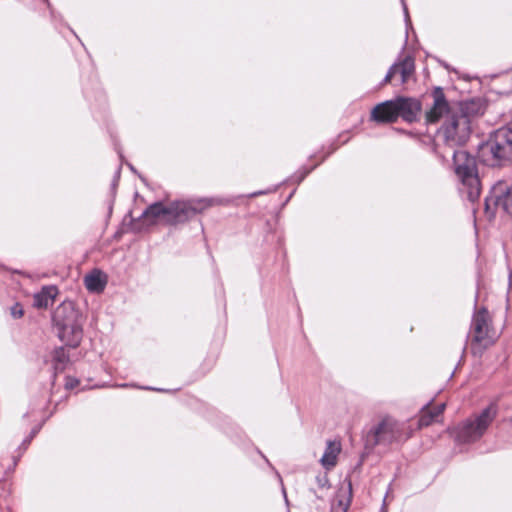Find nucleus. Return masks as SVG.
I'll use <instances>...</instances> for the list:
<instances>
[{
    "mask_svg": "<svg viewBox=\"0 0 512 512\" xmlns=\"http://www.w3.org/2000/svg\"><path fill=\"white\" fill-rule=\"evenodd\" d=\"M209 205L210 203H205L204 199L198 200L196 202L174 200L171 201L168 205L164 204L163 201H155L148 205L137 218H134L132 216V212L129 211L126 214L123 223L125 222L126 218L129 217L130 220L128 226L133 232L140 231V228L136 227V223L143 219L149 221L150 224H155L156 220H160L166 225L176 226L194 218Z\"/></svg>",
    "mask_w": 512,
    "mask_h": 512,
    "instance_id": "obj_1",
    "label": "nucleus"
},
{
    "mask_svg": "<svg viewBox=\"0 0 512 512\" xmlns=\"http://www.w3.org/2000/svg\"><path fill=\"white\" fill-rule=\"evenodd\" d=\"M59 340L69 348H77L83 338L86 315L74 301H62L51 314Z\"/></svg>",
    "mask_w": 512,
    "mask_h": 512,
    "instance_id": "obj_2",
    "label": "nucleus"
},
{
    "mask_svg": "<svg viewBox=\"0 0 512 512\" xmlns=\"http://www.w3.org/2000/svg\"><path fill=\"white\" fill-rule=\"evenodd\" d=\"M480 163L491 168H503L512 164V128L502 126L489 134L487 140L477 145Z\"/></svg>",
    "mask_w": 512,
    "mask_h": 512,
    "instance_id": "obj_3",
    "label": "nucleus"
},
{
    "mask_svg": "<svg viewBox=\"0 0 512 512\" xmlns=\"http://www.w3.org/2000/svg\"><path fill=\"white\" fill-rule=\"evenodd\" d=\"M498 407L490 403L474 418H467L450 429V434L457 444H471L479 441L496 419Z\"/></svg>",
    "mask_w": 512,
    "mask_h": 512,
    "instance_id": "obj_4",
    "label": "nucleus"
},
{
    "mask_svg": "<svg viewBox=\"0 0 512 512\" xmlns=\"http://www.w3.org/2000/svg\"><path fill=\"white\" fill-rule=\"evenodd\" d=\"M477 156L466 150H454L452 164L454 172L466 190L467 199L475 202L481 194V181L477 168Z\"/></svg>",
    "mask_w": 512,
    "mask_h": 512,
    "instance_id": "obj_5",
    "label": "nucleus"
},
{
    "mask_svg": "<svg viewBox=\"0 0 512 512\" xmlns=\"http://www.w3.org/2000/svg\"><path fill=\"white\" fill-rule=\"evenodd\" d=\"M472 133L471 120L462 119L457 113H451L444 122L436 127L434 134L441 135L448 147L464 146Z\"/></svg>",
    "mask_w": 512,
    "mask_h": 512,
    "instance_id": "obj_6",
    "label": "nucleus"
},
{
    "mask_svg": "<svg viewBox=\"0 0 512 512\" xmlns=\"http://www.w3.org/2000/svg\"><path fill=\"white\" fill-rule=\"evenodd\" d=\"M399 434L397 423L384 418L367 432L365 449L372 450L377 445H390L398 439Z\"/></svg>",
    "mask_w": 512,
    "mask_h": 512,
    "instance_id": "obj_7",
    "label": "nucleus"
},
{
    "mask_svg": "<svg viewBox=\"0 0 512 512\" xmlns=\"http://www.w3.org/2000/svg\"><path fill=\"white\" fill-rule=\"evenodd\" d=\"M501 205L505 212L512 215V185L507 187L504 182L494 184L484 199L486 213H495V208Z\"/></svg>",
    "mask_w": 512,
    "mask_h": 512,
    "instance_id": "obj_8",
    "label": "nucleus"
},
{
    "mask_svg": "<svg viewBox=\"0 0 512 512\" xmlns=\"http://www.w3.org/2000/svg\"><path fill=\"white\" fill-rule=\"evenodd\" d=\"M432 97L433 105L425 114V123L428 126L427 130L429 129V126L438 124L444 115H447L448 117L453 113L442 87H434Z\"/></svg>",
    "mask_w": 512,
    "mask_h": 512,
    "instance_id": "obj_9",
    "label": "nucleus"
},
{
    "mask_svg": "<svg viewBox=\"0 0 512 512\" xmlns=\"http://www.w3.org/2000/svg\"><path fill=\"white\" fill-rule=\"evenodd\" d=\"M394 102L398 118L401 117L407 123L418 120V115L422 109V103L419 99L409 96H396Z\"/></svg>",
    "mask_w": 512,
    "mask_h": 512,
    "instance_id": "obj_10",
    "label": "nucleus"
},
{
    "mask_svg": "<svg viewBox=\"0 0 512 512\" xmlns=\"http://www.w3.org/2000/svg\"><path fill=\"white\" fill-rule=\"evenodd\" d=\"M353 499L352 481L347 476L338 488L335 500L331 503L330 512H347Z\"/></svg>",
    "mask_w": 512,
    "mask_h": 512,
    "instance_id": "obj_11",
    "label": "nucleus"
},
{
    "mask_svg": "<svg viewBox=\"0 0 512 512\" xmlns=\"http://www.w3.org/2000/svg\"><path fill=\"white\" fill-rule=\"evenodd\" d=\"M370 118L372 121L379 124L396 122L398 120V115L394 98L375 105L371 110Z\"/></svg>",
    "mask_w": 512,
    "mask_h": 512,
    "instance_id": "obj_12",
    "label": "nucleus"
},
{
    "mask_svg": "<svg viewBox=\"0 0 512 512\" xmlns=\"http://www.w3.org/2000/svg\"><path fill=\"white\" fill-rule=\"evenodd\" d=\"M459 113L464 120H471L472 117L483 115L486 110V102L480 97H473L462 100L458 103Z\"/></svg>",
    "mask_w": 512,
    "mask_h": 512,
    "instance_id": "obj_13",
    "label": "nucleus"
},
{
    "mask_svg": "<svg viewBox=\"0 0 512 512\" xmlns=\"http://www.w3.org/2000/svg\"><path fill=\"white\" fill-rule=\"evenodd\" d=\"M59 294L57 285H42L39 291L34 292V308L47 309L53 306Z\"/></svg>",
    "mask_w": 512,
    "mask_h": 512,
    "instance_id": "obj_14",
    "label": "nucleus"
},
{
    "mask_svg": "<svg viewBox=\"0 0 512 512\" xmlns=\"http://www.w3.org/2000/svg\"><path fill=\"white\" fill-rule=\"evenodd\" d=\"M488 309L482 306L475 311L472 317L471 328L474 331L472 341L475 343L482 342L487 337Z\"/></svg>",
    "mask_w": 512,
    "mask_h": 512,
    "instance_id": "obj_15",
    "label": "nucleus"
},
{
    "mask_svg": "<svg viewBox=\"0 0 512 512\" xmlns=\"http://www.w3.org/2000/svg\"><path fill=\"white\" fill-rule=\"evenodd\" d=\"M431 402H432V400L429 401L428 403H426L421 408V414L418 419V427L419 428L430 426L432 423H434L437 420V418L444 412V410L446 408L445 403L438 404L435 407L431 408L430 407Z\"/></svg>",
    "mask_w": 512,
    "mask_h": 512,
    "instance_id": "obj_16",
    "label": "nucleus"
},
{
    "mask_svg": "<svg viewBox=\"0 0 512 512\" xmlns=\"http://www.w3.org/2000/svg\"><path fill=\"white\" fill-rule=\"evenodd\" d=\"M86 289L92 293H101L107 285V275L100 269H93L84 278Z\"/></svg>",
    "mask_w": 512,
    "mask_h": 512,
    "instance_id": "obj_17",
    "label": "nucleus"
},
{
    "mask_svg": "<svg viewBox=\"0 0 512 512\" xmlns=\"http://www.w3.org/2000/svg\"><path fill=\"white\" fill-rule=\"evenodd\" d=\"M338 145L335 143H332L330 146L329 151L321 158V160L312 165V166H302L299 170H297L292 176H290L289 179H287V182L290 183H296L300 184L314 169L318 167L320 163L325 161L326 158H328L332 153H334L338 149Z\"/></svg>",
    "mask_w": 512,
    "mask_h": 512,
    "instance_id": "obj_18",
    "label": "nucleus"
},
{
    "mask_svg": "<svg viewBox=\"0 0 512 512\" xmlns=\"http://www.w3.org/2000/svg\"><path fill=\"white\" fill-rule=\"evenodd\" d=\"M83 95L88 101L94 99L100 105L106 102L105 93L96 77L92 80L90 86L86 84L83 85Z\"/></svg>",
    "mask_w": 512,
    "mask_h": 512,
    "instance_id": "obj_19",
    "label": "nucleus"
},
{
    "mask_svg": "<svg viewBox=\"0 0 512 512\" xmlns=\"http://www.w3.org/2000/svg\"><path fill=\"white\" fill-rule=\"evenodd\" d=\"M70 364L69 354L63 346L55 348L52 352V367L54 369V377L57 373L63 372Z\"/></svg>",
    "mask_w": 512,
    "mask_h": 512,
    "instance_id": "obj_20",
    "label": "nucleus"
},
{
    "mask_svg": "<svg viewBox=\"0 0 512 512\" xmlns=\"http://www.w3.org/2000/svg\"><path fill=\"white\" fill-rule=\"evenodd\" d=\"M394 63L399 64L398 73L401 77L400 84H405L415 72L414 57L406 55L403 59L397 60Z\"/></svg>",
    "mask_w": 512,
    "mask_h": 512,
    "instance_id": "obj_21",
    "label": "nucleus"
},
{
    "mask_svg": "<svg viewBox=\"0 0 512 512\" xmlns=\"http://www.w3.org/2000/svg\"><path fill=\"white\" fill-rule=\"evenodd\" d=\"M120 176H121V165H119V167L116 169V171L113 175V179L110 184V197L106 202L107 203V216H106L107 221L111 218L112 213H113V207H114V203H115L117 187H118L119 181H120Z\"/></svg>",
    "mask_w": 512,
    "mask_h": 512,
    "instance_id": "obj_22",
    "label": "nucleus"
},
{
    "mask_svg": "<svg viewBox=\"0 0 512 512\" xmlns=\"http://www.w3.org/2000/svg\"><path fill=\"white\" fill-rule=\"evenodd\" d=\"M331 446L332 442L329 441L327 449L325 450L323 456L320 459L321 464L326 468L335 466L337 453L340 451L339 448H337L335 452L333 450H330Z\"/></svg>",
    "mask_w": 512,
    "mask_h": 512,
    "instance_id": "obj_23",
    "label": "nucleus"
},
{
    "mask_svg": "<svg viewBox=\"0 0 512 512\" xmlns=\"http://www.w3.org/2000/svg\"><path fill=\"white\" fill-rule=\"evenodd\" d=\"M398 70H399V64H395V63H393V64L389 67V69H388V71H387V73H386L385 77H384V78H383V80L379 83L378 87H379V88H381L382 86H384V85H386V84L390 83V82H391V80H392V78H393V77L398 73Z\"/></svg>",
    "mask_w": 512,
    "mask_h": 512,
    "instance_id": "obj_24",
    "label": "nucleus"
},
{
    "mask_svg": "<svg viewBox=\"0 0 512 512\" xmlns=\"http://www.w3.org/2000/svg\"><path fill=\"white\" fill-rule=\"evenodd\" d=\"M401 4H402V8H403L404 20H405V26H406L405 41H404V45L402 48V49H404L407 44V41H408V29L412 28V22H411V19L409 16L408 7H407L405 0H401Z\"/></svg>",
    "mask_w": 512,
    "mask_h": 512,
    "instance_id": "obj_25",
    "label": "nucleus"
},
{
    "mask_svg": "<svg viewBox=\"0 0 512 512\" xmlns=\"http://www.w3.org/2000/svg\"><path fill=\"white\" fill-rule=\"evenodd\" d=\"M80 384V380L71 375H65L64 377V387L66 390H72L76 388Z\"/></svg>",
    "mask_w": 512,
    "mask_h": 512,
    "instance_id": "obj_26",
    "label": "nucleus"
},
{
    "mask_svg": "<svg viewBox=\"0 0 512 512\" xmlns=\"http://www.w3.org/2000/svg\"><path fill=\"white\" fill-rule=\"evenodd\" d=\"M10 313L13 318H21L24 315V309L23 306L20 303H15L10 308Z\"/></svg>",
    "mask_w": 512,
    "mask_h": 512,
    "instance_id": "obj_27",
    "label": "nucleus"
},
{
    "mask_svg": "<svg viewBox=\"0 0 512 512\" xmlns=\"http://www.w3.org/2000/svg\"><path fill=\"white\" fill-rule=\"evenodd\" d=\"M53 413H54L53 410L49 411L48 413L45 412V411L43 412L41 423L38 424V425H34V430H33L34 437L40 431V429L42 428L43 424L53 415Z\"/></svg>",
    "mask_w": 512,
    "mask_h": 512,
    "instance_id": "obj_28",
    "label": "nucleus"
},
{
    "mask_svg": "<svg viewBox=\"0 0 512 512\" xmlns=\"http://www.w3.org/2000/svg\"><path fill=\"white\" fill-rule=\"evenodd\" d=\"M316 482L319 485V487H321V488H326V487L328 488V487H330L329 479H328V476L326 474L318 475L316 477Z\"/></svg>",
    "mask_w": 512,
    "mask_h": 512,
    "instance_id": "obj_29",
    "label": "nucleus"
},
{
    "mask_svg": "<svg viewBox=\"0 0 512 512\" xmlns=\"http://www.w3.org/2000/svg\"><path fill=\"white\" fill-rule=\"evenodd\" d=\"M142 388L145 390H151V391H157V392H167V393H172V392H176L179 390V388L170 390V389L156 388V387H152V386H145Z\"/></svg>",
    "mask_w": 512,
    "mask_h": 512,
    "instance_id": "obj_30",
    "label": "nucleus"
},
{
    "mask_svg": "<svg viewBox=\"0 0 512 512\" xmlns=\"http://www.w3.org/2000/svg\"><path fill=\"white\" fill-rule=\"evenodd\" d=\"M125 164L127 165V167L130 169V171L132 173H134L135 175H137L141 179V181L143 183H146V179L138 172V170L130 162L126 161Z\"/></svg>",
    "mask_w": 512,
    "mask_h": 512,
    "instance_id": "obj_31",
    "label": "nucleus"
},
{
    "mask_svg": "<svg viewBox=\"0 0 512 512\" xmlns=\"http://www.w3.org/2000/svg\"><path fill=\"white\" fill-rule=\"evenodd\" d=\"M433 59H435L443 68H445L448 71H456L454 68H452L447 62L441 60L440 58L436 56H432Z\"/></svg>",
    "mask_w": 512,
    "mask_h": 512,
    "instance_id": "obj_32",
    "label": "nucleus"
},
{
    "mask_svg": "<svg viewBox=\"0 0 512 512\" xmlns=\"http://www.w3.org/2000/svg\"><path fill=\"white\" fill-rule=\"evenodd\" d=\"M395 131L401 133V134H405L409 137H414L415 136V133L413 131H407L405 129H402V128H393Z\"/></svg>",
    "mask_w": 512,
    "mask_h": 512,
    "instance_id": "obj_33",
    "label": "nucleus"
},
{
    "mask_svg": "<svg viewBox=\"0 0 512 512\" xmlns=\"http://www.w3.org/2000/svg\"><path fill=\"white\" fill-rule=\"evenodd\" d=\"M124 234V230L119 228L114 234H113V239L116 240V241H119L122 236Z\"/></svg>",
    "mask_w": 512,
    "mask_h": 512,
    "instance_id": "obj_34",
    "label": "nucleus"
},
{
    "mask_svg": "<svg viewBox=\"0 0 512 512\" xmlns=\"http://www.w3.org/2000/svg\"><path fill=\"white\" fill-rule=\"evenodd\" d=\"M270 191L271 190H260V191H256V192L251 193L249 196L250 197H256V196H259V195H262V194H266V193H268Z\"/></svg>",
    "mask_w": 512,
    "mask_h": 512,
    "instance_id": "obj_35",
    "label": "nucleus"
},
{
    "mask_svg": "<svg viewBox=\"0 0 512 512\" xmlns=\"http://www.w3.org/2000/svg\"><path fill=\"white\" fill-rule=\"evenodd\" d=\"M512 287V269L508 266V288Z\"/></svg>",
    "mask_w": 512,
    "mask_h": 512,
    "instance_id": "obj_36",
    "label": "nucleus"
},
{
    "mask_svg": "<svg viewBox=\"0 0 512 512\" xmlns=\"http://www.w3.org/2000/svg\"><path fill=\"white\" fill-rule=\"evenodd\" d=\"M115 150L117 151V153H118L119 158L121 159V161H123V160H124V155H123L122 150H121V148L119 147V145H118V144H115Z\"/></svg>",
    "mask_w": 512,
    "mask_h": 512,
    "instance_id": "obj_37",
    "label": "nucleus"
},
{
    "mask_svg": "<svg viewBox=\"0 0 512 512\" xmlns=\"http://www.w3.org/2000/svg\"><path fill=\"white\" fill-rule=\"evenodd\" d=\"M378 512H388V507H387L385 499L383 500V503Z\"/></svg>",
    "mask_w": 512,
    "mask_h": 512,
    "instance_id": "obj_38",
    "label": "nucleus"
},
{
    "mask_svg": "<svg viewBox=\"0 0 512 512\" xmlns=\"http://www.w3.org/2000/svg\"><path fill=\"white\" fill-rule=\"evenodd\" d=\"M296 189H294L289 195L288 197L286 198V200L284 201L283 205H286L290 200L291 198L293 197L294 193H295Z\"/></svg>",
    "mask_w": 512,
    "mask_h": 512,
    "instance_id": "obj_39",
    "label": "nucleus"
},
{
    "mask_svg": "<svg viewBox=\"0 0 512 512\" xmlns=\"http://www.w3.org/2000/svg\"><path fill=\"white\" fill-rule=\"evenodd\" d=\"M282 493H283V496H284L286 504L289 505V501H288V498H287L286 490H285L284 487H282Z\"/></svg>",
    "mask_w": 512,
    "mask_h": 512,
    "instance_id": "obj_40",
    "label": "nucleus"
},
{
    "mask_svg": "<svg viewBox=\"0 0 512 512\" xmlns=\"http://www.w3.org/2000/svg\"><path fill=\"white\" fill-rule=\"evenodd\" d=\"M478 297H479V292L477 291L476 295H475V300H474V309L475 310L477 309Z\"/></svg>",
    "mask_w": 512,
    "mask_h": 512,
    "instance_id": "obj_41",
    "label": "nucleus"
},
{
    "mask_svg": "<svg viewBox=\"0 0 512 512\" xmlns=\"http://www.w3.org/2000/svg\"><path fill=\"white\" fill-rule=\"evenodd\" d=\"M259 454L263 457V459L268 463L269 466H272L271 463L269 462L268 458H266L265 455H263L260 451H259Z\"/></svg>",
    "mask_w": 512,
    "mask_h": 512,
    "instance_id": "obj_42",
    "label": "nucleus"
},
{
    "mask_svg": "<svg viewBox=\"0 0 512 512\" xmlns=\"http://www.w3.org/2000/svg\"><path fill=\"white\" fill-rule=\"evenodd\" d=\"M30 436H31V435H29L27 438H29ZM27 441H28V439H25V440L23 441V445L25 446V449H27Z\"/></svg>",
    "mask_w": 512,
    "mask_h": 512,
    "instance_id": "obj_43",
    "label": "nucleus"
},
{
    "mask_svg": "<svg viewBox=\"0 0 512 512\" xmlns=\"http://www.w3.org/2000/svg\"><path fill=\"white\" fill-rule=\"evenodd\" d=\"M434 142H435L434 136H430L429 137V143H434Z\"/></svg>",
    "mask_w": 512,
    "mask_h": 512,
    "instance_id": "obj_44",
    "label": "nucleus"
},
{
    "mask_svg": "<svg viewBox=\"0 0 512 512\" xmlns=\"http://www.w3.org/2000/svg\"><path fill=\"white\" fill-rule=\"evenodd\" d=\"M348 141H349V138L347 137V138H345L344 140H342V141H341V144H345V143H347Z\"/></svg>",
    "mask_w": 512,
    "mask_h": 512,
    "instance_id": "obj_45",
    "label": "nucleus"
},
{
    "mask_svg": "<svg viewBox=\"0 0 512 512\" xmlns=\"http://www.w3.org/2000/svg\"><path fill=\"white\" fill-rule=\"evenodd\" d=\"M510 421L512 422V415H511Z\"/></svg>",
    "mask_w": 512,
    "mask_h": 512,
    "instance_id": "obj_46",
    "label": "nucleus"
},
{
    "mask_svg": "<svg viewBox=\"0 0 512 512\" xmlns=\"http://www.w3.org/2000/svg\"><path fill=\"white\" fill-rule=\"evenodd\" d=\"M510 70H512V68Z\"/></svg>",
    "mask_w": 512,
    "mask_h": 512,
    "instance_id": "obj_47",
    "label": "nucleus"
}]
</instances>
